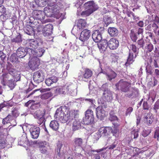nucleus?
<instances>
[{
  "mask_svg": "<svg viewBox=\"0 0 159 159\" xmlns=\"http://www.w3.org/2000/svg\"><path fill=\"white\" fill-rule=\"evenodd\" d=\"M78 110L71 111L69 113L66 112V114H65L61 109L58 108L56 111L54 117L58 118L62 123L67 122L70 123L74 119L75 121L73 123L72 130L75 131L81 128V123L78 119Z\"/></svg>",
  "mask_w": 159,
  "mask_h": 159,
  "instance_id": "obj_1",
  "label": "nucleus"
},
{
  "mask_svg": "<svg viewBox=\"0 0 159 159\" xmlns=\"http://www.w3.org/2000/svg\"><path fill=\"white\" fill-rule=\"evenodd\" d=\"M7 72L2 75V84L14 78L16 81H19L20 79V72L16 70L12 65L10 63L6 67Z\"/></svg>",
  "mask_w": 159,
  "mask_h": 159,
  "instance_id": "obj_2",
  "label": "nucleus"
},
{
  "mask_svg": "<svg viewBox=\"0 0 159 159\" xmlns=\"http://www.w3.org/2000/svg\"><path fill=\"white\" fill-rule=\"evenodd\" d=\"M84 7L86 10L82 12L81 15L86 16H89L98 8V5L93 1H89L85 3Z\"/></svg>",
  "mask_w": 159,
  "mask_h": 159,
  "instance_id": "obj_3",
  "label": "nucleus"
},
{
  "mask_svg": "<svg viewBox=\"0 0 159 159\" xmlns=\"http://www.w3.org/2000/svg\"><path fill=\"white\" fill-rule=\"evenodd\" d=\"M59 3H57L54 7H46L44 8V12L45 15L47 17H52L57 15L59 13L60 7L58 5Z\"/></svg>",
  "mask_w": 159,
  "mask_h": 159,
  "instance_id": "obj_4",
  "label": "nucleus"
},
{
  "mask_svg": "<svg viewBox=\"0 0 159 159\" xmlns=\"http://www.w3.org/2000/svg\"><path fill=\"white\" fill-rule=\"evenodd\" d=\"M85 117L83 119L82 123L85 125H89L94 123V117L93 111L90 109L87 110L85 113Z\"/></svg>",
  "mask_w": 159,
  "mask_h": 159,
  "instance_id": "obj_5",
  "label": "nucleus"
},
{
  "mask_svg": "<svg viewBox=\"0 0 159 159\" xmlns=\"http://www.w3.org/2000/svg\"><path fill=\"white\" fill-rule=\"evenodd\" d=\"M116 90H120L121 92L126 93L129 91L130 84L123 80H121L115 84Z\"/></svg>",
  "mask_w": 159,
  "mask_h": 159,
  "instance_id": "obj_6",
  "label": "nucleus"
},
{
  "mask_svg": "<svg viewBox=\"0 0 159 159\" xmlns=\"http://www.w3.org/2000/svg\"><path fill=\"white\" fill-rule=\"evenodd\" d=\"M31 51V48H24L20 47L17 49L16 53L20 58H24L27 54H29L30 57Z\"/></svg>",
  "mask_w": 159,
  "mask_h": 159,
  "instance_id": "obj_7",
  "label": "nucleus"
},
{
  "mask_svg": "<svg viewBox=\"0 0 159 159\" xmlns=\"http://www.w3.org/2000/svg\"><path fill=\"white\" fill-rule=\"evenodd\" d=\"M108 119L112 122L116 128H117L120 125V120L116 115V112L114 110H111L109 112Z\"/></svg>",
  "mask_w": 159,
  "mask_h": 159,
  "instance_id": "obj_8",
  "label": "nucleus"
},
{
  "mask_svg": "<svg viewBox=\"0 0 159 159\" xmlns=\"http://www.w3.org/2000/svg\"><path fill=\"white\" fill-rule=\"evenodd\" d=\"M44 79V73L42 70H39L34 73L33 79L35 83L38 84L43 81Z\"/></svg>",
  "mask_w": 159,
  "mask_h": 159,
  "instance_id": "obj_9",
  "label": "nucleus"
},
{
  "mask_svg": "<svg viewBox=\"0 0 159 159\" xmlns=\"http://www.w3.org/2000/svg\"><path fill=\"white\" fill-rule=\"evenodd\" d=\"M29 66L32 70H34L38 68L40 64L39 59L36 57H34L29 62Z\"/></svg>",
  "mask_w": 159,
  "mask_h": 159,
  "instance_id": "obj_10",
  "label": "nucleus"
},
{
  "mask_svg": "<svg viewBox=\"0 0 159 159\" xmlns=\"http://www.w3.org/2000/svg\"><path fill=\"white\" fill-rule=\"evenodd\" d=\"M53 26L50 24L45 25L43 30V34L45 37H48L53 33Z\"/></svg>",
  "mask_w": 159,
  "mask_h": 159,
  "instance_id": "obj_11",
  "label": "nucleus"
},
{
  "mask_svg": "<svg viewBox=\"0 0 159 159\" xmlns=\"http://www.w3.org/2000/svg\"><path fill=\"white\" fill-rule=\"evenodd\" d=\"M33 18L36 20H42L44 19L45 16L44 12L43 11L35 10H34L32 12Z\"/></svg>",
  "mask_w": 159,
  "mask_h": 159,
  "instance_id": "obj_12",
  "label": "nucleus"
},
{
  "mask_svg": "<svg viewBox=\"0 0 159 159\" xmlns=\"http://www.w3.org/2000/svg\"><path fill=\"white\" fill-rule=\"evenodd\" d=\"M31 138L34 139H37L39 136L40 129L36 126H31L29 130Z\"/></svg>",
  "mask_w": 159,
  "mask_h": 159,
  "instance_id": "obj_13",
  "label": "nucleus"
},
{
  "mask_svg": "<svg viewBox=\"0 0 159 159\" xmlns=\"http://www.w3.org/2000/svg\"><path fill=\"white\" fill-rule=\"evenodd\" d=\"M91 31L87 29H84L81 32L79 39L82 42H85L87 41L91 35Z\"/></svg>",
  "mask_w": 159,
  "mask_h": 159,
  "instance_id": "obj_14",
  "label": "nucleus"
},
{
  "mask_svg": "<svg viewBox=\"0 0 159 159\" xmlns=\"http://www.w3.org/2000/svg\"><path fill=\"white\" fill-rule=\"evenodd\" d=\"M70 91L71 95L73 96L76 92V90H74L72 92L69 90V89L65 87L57 88L55 90V93L59 94H65L68 91Z\"/></svg>",
  "mask_w": 159,
  "mask_h": 159,
  "instance_id": "obj_15",
  "label": "nucleus"
},
{
  "mask_svg": "<svg viewBox=\"0 0 159 159\" xmlns=\"http://www.w3.org/2000/svg\"><path fill=\"white\" fill-rule=\"evenodd\" d=\"M119 45L118 41L116 39L111 38L108 42V47L111 49H116Z\"/></svg>",
  "mask_w": 159,
  "mask_h": 159,
  "instance_id": "obj_16",
  "label": "nucleus"
},
{
  "mask_svg": "<svg viewBox=\"0 0 159 159\" xmlns=\"http://www.w3.org/2000/svg\"><path fill=\"white\" fill-rule=\"evenodd\" d=\"M102 98L104 101L110 102L113 98L112 92L110 90H107L103 92Z\"/></svg>",
  "mask_w": 159,
  "mask_h": 159,
  "instance_id": "obj_17",
  "label": "nucleus"
},
{
  "mask_svg": "<svg viewBox=\"0 0 159 159\" xmlns=\"http://www.w3.org/2000/svg\"><path fill=\"white\" fill-rule=\"evenodd\" d=\"M92 38L95 42L99 43L102 39L101 32L98 30H95L92 34Z\"/></svg>",
  "mask_w": 159,
  "mask_h": 159,
  "instance_id": "obj_18",
  "label": "nucleus"
},
{
  "mask_svg": "<svg viewBox=\"0 0 159 159\" xmlns=\"http://www.w3.org/2000/svg\"><path fill=\"white\" fill-rule=\"evenodd\" d=\"M154 117L152 114L150 113L145 114L143 118V121L147 125H150L153 121Z\"/></svg>",
  "mask_w": 159,
  "mask_h": 159,
  "instance_id": "obj_19",
  "label": "nucleus"
},
{
  "mask_svg": "<svg viewBox=\"0 0 159 159\" xmlns=\"http://www.w3.org/2000/svg\"><path fill=\"white\" fill-rule=\"evenodd\" d=\"M31 51L30 52V57L33 55L35 56L34 57H41L43 55L45 51L44 49L43 48H39L36 50H34L31 48Z\"/></svg>",
  "mask_w": 159,
  "mask_h": 159,
  "instance_id": "obj_20",
  "label": "nucleus"
},
{
  "mask_svg": "<svg viewBox=\"0 0 159 159\" xmlns=\"http://www.w3.org/2000/svg\"><path fill=\"white\" fill-rule=\"evenodd\" d=\"M29 45L28 48H36L39 46V42L37 39H29L27 40Z\"/></svg>",
  "mask_w": 159,
  "mask_h": 159,
  "instance_id": "obj_21",
  "label": "nucleus"
},
{
  "mask_svg": "<svg viewBox=\"0 0 159 159\" xmlns=\"http://www.w3.org/2000/svg\"><path fill=\"white\" fill-rule=\"evenodd\" d=\"M101 73H103L106 75L107 79L110 81H111L113 79H114L117 76V74L113 70H111L110 73H107L105 71H103L102 69Z\"/></svg>",
  "mask_w": 159,
  "mask_h": 159,
  "instance_id": "obj_22",
  "label": "nucleus"
},
{
  "mask_svg": "<svg viewBox=\"0 0 159 159\" xmlns=\"http://www.w3.org/2000/svg\"><path fill=\"white\" fill-rule=\"evenodd\" d=\"M97 45L100 49L104 51L106 50L108 46V42L105 39H103L98 43Z\"/></svg>",
  "mask_w": 159,
  "mask_h": 159,
  "instance_id": "obj_23",
  "label": "nucleus"
},
{
  "mask_svg": "<svg viewBox=\"0 0 159 159\" xmlns=\"http://www.w3.org/2000/svg\"><path fill=\"white\" fill-rule=\"evenodd\" d=\"M58 80V78L56 76L52 75L49 77L45 80L46 84L49 86L54 83H56Z\"/></svg>",
  "mask_w": 159,
  "mask_h": 159,
  "instance_id": "obj_24",
  "label": "nucleus"
},
{
  "mask_svg": "<svg viewBox=\"0 0 159 159\" xmlns=\"http://www.w3.org/2000/svg\"><path fill=\"white\" fill-rule=\"evenodd\" d=\"M96 111L97 117L100 120H102L106 116L105 110H101L99 108H97Z\"/></svg>",
  "mask_w": 159,
  "mask_h": 159,
  "instance_id": "obj_25",
  "label": "nucleus"
},
{
  "mask_svg": "<svg viewBox=\"0 0 159 159\" xmlns=\"http://www.w3.org/2000/svg\"><path fill=\"white\" fill-rule=\"evenodd\" d=\"M18 57L16 52H15L10 56H8L7 60L11 63H15L19 62Z\"/></svg>",
  "mask_w": 159,
  "mask_h": 159,
  "instance_id": "obj_26",
  "label": "nucleus"
},
{
  "mask_svg": "<svg viewBox=\"0 0 159 159\" xmlns=\"http://www.w3.org/2000/svg\"><path fill=\"white\" fill-rule=\"evenodd\" d=\"M137 54L136 53H134V56L133 53L131 52L129 50V56L127 59V61L125 64L127 65L132 64L134 61V59L136 57Z\"/></svg>",
  "mask_w": 159,
  "mask_h": 159,
  "instance_id": "obj_27",
  "label": "nucleus"
},
{
  "mask_svg": "<svg viewBox=\"0 0 159 159\" xmlns=\"http://www.w3.org/2000/svg\"><path fill=\"white\" fill-rule=\"evenodd\" d=\"M98 131L102 136H107L109 133V127H101Z\"/></svg>",
  "mask_w": 159,
  "mask_h": 159,
  "instance_id": "obj_28",
  "label": "nucleus"
},
{
  "mask_svg": "<svg viewBox=\"0 0 159 159\" xmlns=\"http://www.w3.org/2000/svg\"><path fill=\"white\" fill-rule=\"evenodd\" d=\"M38 22H36V21H33L32 22L30 21L29 23L30 24V26L34 28H37V31L38 32H40L42 30L43 31V28L44 26L43 25H40L39 24H38Z\"/></svg>",
  "mask_w": 159,
  "mask_h": 159,
  "instance_id": "obj_29",
  "label": "nucleus"
},
{
  "mask_svg": "<svg viewBox=\"0 0 159 159\" xmlns=\"http://www.w3.org/2000/svg\"><path fill=\"white\" fill-rule=\"evenodd\" d=\"M108 32L111 37H116L118 34V30L114 27H109L108 29Z\"/></svg>",
  "mask_w": 159,
  "mask_h": 159,
  "instance_id": "obj_30",
  "label": "nucleus"
},
{
  "mask_svg": "<svg viewBox=\"0 0 159 159\" xmlns=\"http://www.w3.org/2000/svg\"><path fill=\"white\" fill-rule=\"evenodd\" d=\"M33 28L30 26V24L29 26L25 28L24 30L26 34L29 35H32L34 34L35 31V29Z\"/></svg>",
  "mask_w": 159,
  "mask_h": 159,
  "instance_id": "obj_31",
  "label": "nucleus"
},
{
  "mask_svg": "<svg viewBox=\"0 0 159 159\" xmlns=\"http://www.w3.org/2000/svg\"><path fill=\"white\" fill-rule=\"evenodd\" d=\"M2 84L4 86L7 85L11 90L13 89L16 85V84L14 81L13 80V79L3 83Z\"/></svg>",
  "mask_w": 159,
  "mask_h": 159,
  "instance_id": "obj_32",
  "label": "nucleus"
},
{
  "mask_svg": "<svg viewBox=\"0 0 159 159\" xmlns=\"http://www.w3.org/2000/svg\"><path fill=\"white\" fill-rule=\"evenodd\" d=\"M92 71L89 69H86L83 75L82 80H84V78L88 79L92 76Z\"/></svg>",
  "mask_w": 159,
  "mask_h": 159,
  "instance_id": "obj_33",
  "label": "nucleus"
},
{
  "mask_svg": "<svg viewBox=\"0 0 159 159\" xmlns=\"http://www.w3.org/2000/svg\"><path fill=\"white\" fill-rule=\"evenodd\" d=\"M45 114V111L44 110L42 111L39 110L37 111V113H36V117L38 119H39L40 122L42 123L44 120V118L43 116Z\"/></svg>",
  "mask_w": 159,
  "mask_h": 159,
  "instance_id": "obj_34",
  "label": "nucleus"
},
{
  "mask_svg": "<svg viewBox=\"0 0 159 159\" xmlns=\"http://www.w3.org/2000/svg\"><path fill=\"white\" fill-rule=\"evenodd\" d=\"M59 124L56 120H52L50 122V127L53 130L57 131L59 128Z\"/></svg>",
  "mask_w": 159,
  "mask_h": 159,
  "instance_id": "obj_35",
  "label": "nucleus"
},
{
  "mask_svg": "<svg viewBox=\"0 0 159 159\" xmlns=\"http://www.w3.org/2000/svg\"><path fill=\"white\" fill-rule=\"evenodd\" d=\"M62 146V144H59L57 145V148L55 151V153L57 154V157L60 158H62L64 156V154L63 152H61L60 150Z\"/></svg>",
  "mask_w": 159,
  "mask_h": 159,
  "instance_id": "obj_36",
  "label": "nucleus"
},
{
  "mask_svg": "<svg viewBox=\"0 0 159 159\" xmlns=\"http://www.w3.org/2000/svg\"><path fill=\"white\" fill-rule=\"evenodd\" d=\"M77 25L83 30L87 25V23L84 20L80 19L78 20Z\"/></svg>",
  "mask_w": 159,
  "mask_h": 159,
  "instance_id": "obj_37",
  "label": "nucleus"
},
{
  "mask_svg": "<svg viewBox=\"0 0 159 159\" xmlns=\"http://www.w3.org/2000/svg\"><path fill=\"white\" fill-rule=\"evenodd\" d=\"M74 141L73 145L75 147L81 146L83 143V140L81 138H75Z\"/></svg>",
  "mask_w": 159,
  "mask_h": 159,
  "instance_id": "obj_38",
  "label": "nucleus"
},
{
  "mask_svg": "<svg viewBox=\"0 0 159 159\" xmlns=\"http://www.w3.org/2000/svg\"><path fill=\"white\" fill-rule=\"evenodd\" d=\"M82 30V29L77 25H75L73 28L71 32L72 34L74 35H76L78 33H80Z\"/></svg>",
  "mask_w": 159,
  "mask_h": 159,
  "instance_id": "obj_39",
  "label": "nucleus"
},
{
  "mask_svg": "<svg viewBox=\"0 0 159 159\" xmlns=\"http://www.w3.org/2000/svg\"><path fill=\"white\" fill-rule=\"evenodd\" d=\"M103 20L105 24L104 25L106 26H107L108 25L112 22L111 17L107 15H105L104 16Z\"/></svg>",
  "mask_w": 159,
  "mask_h": 159,
  "instance_id": "obj_40",
  "label": "nucleus"
},
{
  "mask_svg": "<svg viewBox=\"0 0 159 159\" xmlns=\"http://www.w3.org/2000/svg\"><path fill=\"white\" fill-rule=\"evenodd\" d=\"M128 92V93L125 95V96L129 98L136 97L137 96L138 94L137 92L134 89L129 90Z\"/></svg>",
  "mask_w": 159,
  "mask_h": 159,
  "instance_id": "obj_41",
  "label": "nucleus"
},
{
  "mask_svg": "<svg viewBox=\"0 0 159 159\" xmlns=\"http://www.w3.org/2000/svg\"><path fill=\"white\" fill-rule=\"evenodd\" d=\"M6 141L3 135H0V149L5 148L6 145Z\"/></svg>",
  "mask_w": 159,
  "mask_h": 159,
  "instance_id": "obj_42",
  "label": "nucleus"
},
{
  "mask_svg": "<svg viewBox=\"0 0 159 159\" xmlns=\"http://www.w3.org/2000/svg\"><path fill=\"white\" fill-rule=\"evenodd\" d=\"M148 29L150 31L153 30L155 33L157 29L158 28L157 25L155 23L150 24L148 26Z\"/></svg>",
  "mask_w": 159,
  "mask_h": 159,
  "instance_id": "obj_43",
  "label": "nucleus"
},
{
  "mask_svg": "<svg viewBox=\"0 0 159 159\" xmlns=\"http://www.w3.org/2000/svg\"><path fill=\"white\" fill-rule=\"evenodd\" d=\"M130 37L132 40L134 42H136L137 40L138 37L137 34L133 30H131V32L129 34Z\"/></svg>",
  "mask_w": 159,
  "mask_h": 159,
  "instance_id": "obj_44",
  "label": "nucleus"
},
{
  "mask_svg": "<svg viewBox=\"0 0 159 159\" xmlns=\"http://www.w3.org/2000/svg\"><path fill=\"white\" fill-rule=\"evenodd\" d=\"M22 35L20 33L15 38L11 39V42L12 43H20L22 41V39L21 37Z\"/></svg>",
  "mask_w": 159,
  "mask_h": 159,
  "instance_id": "obj_45",
  "label": "nucleus"
},
{
  "mask_svg": "<svg viewBox=\"0 0 159 159\" xmlns=\"http://www.w3.org/2000/svg\"><path fill=\"white\" fill-rule=\"evenodd\" d=\"M35 2L38 6L43 7L47 4L46 0H34Z\"/></svg>",
  "mask_w": 159,
  "mask_h": 159,
  "instance_id": "obj_46",
  "label": "nucleus"
},
{
  "mask_svg": "<svg viewBox=\"0 0 159 159\" xmlns=\"http://www.w3.org/2000/svg\"><path fill=\"white\" fill-rule=\"evenodd\" d=\"M147 43V42L144 40L143 37L137 41V43L140 46V47L142 48H143L146 47V43Z\"/></svg>",
  "mask_w": 159,
  "mask_h": 159,
  "instance_id": "obj_47",
  "label": "nucleus"
},
{
  "mask_svg": "<svg viewBox=\"0 0 159 159\" xmlns=\"http://www.w3.org/2000/svg\"><path fill=\"white\" fill-rule=\"evenodd\" d=\"M6 58V54L4 53L3 51L0 50V60L1 61L2 63L5 62Z\"/></svg>",
  "mask_w": 159,
  "mask_h": 159,
  "instance_id": "obj_48",
  "label": "nucleus"
},
{
  "mask_svg": "<svg viewBox=\"0 0 159 159\" xmlns=\"http://www.w3.org/2000/svg\"><path fill=\"white\" fill-rule=\"evenodd\" d=\"M57 1V0H46V2L48 6L54 7L56 5Z\"/></svg>",
  "mask_w": 159,
  "mask_h": 159,
  "instance_id": "obj_49",
  "label": "nucleus"
},
{
  "mask_svg": "<svg viewBox=\"0 0 159 159\" xmlns=\"http://www.w3.org/2000/svg\"><path fill=\"white\" fill-rule=\"evenodd\" d=\"M6 9L2 5H0V16H2L7 15Z\"/></svg>",
  "mask_w": 159,
  "mask_h": 159,
  "instance_id": "obj_50",
  "label": "nucleus"
},
{
  "mask_svg": "<svg viewBox=\"0 0 159 159\" xmlns=\"http://www.w3.org/2000/svg\"><path fill=\"white\" fill-rule=\"evenodd\" d=\"M146 47H145L147 49L148 51L151 52L153 49V45L151 43L149 42H147L146 43Z\"/></svg>",
  "mask_w": 159,
  "mask_h": 159,
  "instance_id": "obj_51",
  "label": "nucleus"
},
{
  "mask_svg": "<svg viewBox=\"0 0 159 159\" xmlns=\"http://www.w3.org/2000/svg\"><path fill=\"white\" fill-rule=\"evenodd\" d=\"M146 70L148 75H152L153 74V70L152 67L150 66H146Z\"/></svg>",
  "mask_w": 159,
  "mask_h": 159,
  "instance_id": "obj_52",
  "label": "nucleus"
},
{
  "mask_svg": "<svg viewBox=\"0 0 159 159\" xmlns=\"http://www.w3.org/2000/svg\"><path fill=\"white\" fill-rule=\"evenodd\" d=\"M159 109V100H158L155 103L153 108L154 112L157 113V110Z\"/></svg>",
  "mask_w": 159,
  "mask_h": 159,
  "instance_id": "obj_53",
  "label": "nucleus"
},
{
  "mask_svg": "<svg viewBox=\"0 0 159 159\" xmlns=\"http://www.w3.org/2000/svg\"><path fill=\"white\" fill-rule=\"evenodd\" d=\"M151 132V129H144L142 132V135L144 137H146L148 136Z\"/></svg>",
  "mask_w": 159,
  "mask_h": 159,
  "instance_id": "obj_54",
  "label": "nucleus"
},
{
  "mask_svg": "<svg viewBox=\"0 0 159 159\" xmlns=\"http://www.w3.org/2000/svg\"><path fill=\"white\" fill-rule=\"evenodd\" d=\"M10 114L12 115V116L15 118H16L19 115L18 112L16 108H14L11 111V113Z\"/></svg>",
  "mask_w": 159,
  "mask_h": 159,
  "instance_id": "obj_55",
  "label": "nucleus"
},
{
  "mask_svg": "<svg viewBox=\"0 0 159 159\" xmlns=\"http://www.w3.org/2000/svg\"><path fill=\"white\" fill-rule=\"evenodd\" d=\"M40 106L39 103H33L30 106V108L32 110H35L37 109Z\"/></svg>",
  "mask_w": 159,
  "mask_h": 159,
  "instance_id": "obj_56",
  "label": "nucleus"
},
{
  "mask_svg": "<svg viewBox=\"0 0 159 159\" xmlns=\"http://www.w3.org/2000/svg\"><path fill=\"white\" fill-rule=\"evenodd\" d=\"M133 108L132 107H129L128 108L125 112V116H129L131 112L133 111Z\"/></svg>",
  "mask_w": 159,
  "mask_h": 159,
  "instance_id": "obj_57",
  "label": "nucleus"
},
{
  "mask_svg": "<svg viewBox=\"0 0 159 159\" xmlns=\"http://www.w3.org/2000/svg\"><path fill=\"white\" fill-rule=\"evenodd\" d=\"M130 48L134 53L138 54V49H137L135 45H131Z\"/></svg>",
  "mask_w": 159,
  "mask_h": 159,
  "instance_id": "obj_58",
  "label": "nucleus"
},
{
  "mask_svg": "<svg viewBox=\"0 0 159 159\" xmlns=\"http://www.w3.org/2000/svg\"><path fill=\"white\" fill-rule=\"evenodd\" d=\"M102 105L101 106H99L97 108H99L100 110H105V109L107 107V104L106 103V102H102Z\"/></svg>",
  "mask_w": 159,
  "mask_h": 159,
  "instance_id": "obj_59",
  "label": "nucleus"
},
{
  "mask_svg": "<svg viewBox=\"0 0 159 159\" xmlns=\"http://www.w3.org/2000/svg\"><path fill=\"white\" fill-rule=\"evenodd\" d=\"M114 129H113L111 127H109V133H112L113 134V135H115L118 131V130L117 129V128H115L114 126Z\"/></svg>",
  "mask_w": 159,
  "mask_h": 159,
  "instance_id": "obj_60",
  "label": "nucleus"
},
{
  "mask_svg": "<svg viewBox=\"0 0 159 159\" xmlns=\"http://www.w3.org/2000/svg\"><path fill=\"white\" fill-rule=\"evenodd\" d=\"M143 110H148L150 107V106L148 104V102L147 101H144L143 102Z\"/></svg>",
  "mask_w": 159,
  "mask_h": 159,
  "instance_id": "obj_61",
  "label": "nucleus"
},
{
  "mask_svg": "<svg viewBox=\"0 0 159 159\" xmlns=\"http://www.w3.org/2000/svg\"><path fill=\"white\" fill-rule=\"evenodd\" d=\"M108 84L107 83H106L103 84L101 88V89L102 90L103 92H104L105 90H109L108 88Z\"/></svg>",
  "mask_w": 159,
  "mask_h": 159,
  "instance_id": "obj_62",
  "label": "nucleus"
},
{
  "mask_svg": "<svg viewBox=\"0 0 159 159\" xmlns=\"http://www.w3.org/2000/svg\"><path fill=\"white\" fill-rule=\"evenodd\" d=\"M50 97V95L49 93H44L41 95V98L43 99H48Z\"/></svg>",
  "mask_w": 159,
  "mask_h": 159,
  "instance_id": "obj_63",
  "label": "nucleus"
},
{
  "mask_svg": "<svg viewBox=\"0 0 159 159\" xmlns=\"http://www.w3.org/2000/svg\"><path fill=\"white\" fill-rule=\"evenodd\" d=\"M10 122L8 117V116H7L5 118L3 119L2 120V123L3 125H5V124H7L8 123H10Z\"/></svg>",
  "mask_w": 159,
  "mask_h": 159,
  "instance_id": "obj_64",
  "label": "nucleus"
}]
</instances>
